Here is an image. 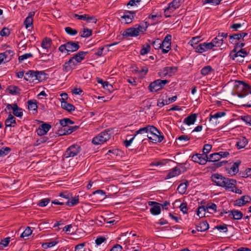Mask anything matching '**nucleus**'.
I'll use <instances>...</instances> for the list:
<instances>
[{"instance_id": "nucleus-3", "label": "nucleus", "mask_w": 251, "mask_h": 251, "mask_svg": "<svg viewBox=\"0 0 251 251\" xmlns=\"http://www.w3.org/2000/svg\"><path fill=\"white\" fill-rule=\"evenodd\" d=\"M149 134L147 135L148 138L153 143L161 142L164 139V136L160 135V132L153 126H151Z\"/></svg>"}, {"instance_id": "nucleus-7", "label": "nucleus", "mask_w": 251, "mask_h": 251, "mask_svg": "<svg viewBox=\"0 0 251 251\" xmlns=\"http://www.w3.org/2000/svg\"><path fill=\"white\" fill-rule=\"evenodd\" d=\"M74 61L75 60L72 57L68 61L66 62L63 66V71L66 73H71L73 70L75 69L78 64L76 63Z\"/></svg>"}, {"instance_id": "nucleus-16", "label": "nucleus", "mask_w": 251, "mask_h": 251, "mask_svg": "<svg viewBox=\"0 0 251 251\" xmlns=\"http://www.w3.org/2000/svg\"><path fill=\"white\" fill-rule=\"evenodd\" d=\"M248 54V52L244 49H241L240 50H236V51L232 52V50L230 52L229 54V56L232 59H235L236 58H238L239 57H245L247 56Z\"/></svg>"}, {"instance_id": "nucleus-9", "label": "nucleus", "mask_w": 251, "mask_h": 251, "mask_svg": "<svg viewBox=\"0 0 251 251\" xmlns=\"http://www.w3.org/2000/svg\"><path fill=\"white\" fill-rule=\"evenodd\" d=\"M177 71V67H166L159 72L158 75L161 77H165L166 75L171 76Z\"/></svg>"}, {"instance_id": "nucleus-50", "label": "nucleus", "mask_w": 251, "mask_h": 251, "mask_svg": "<svg viewBox=\"0 0 251 251\" xmlns=\"http://www.w3.org/2000/svg\"><path fill=\"white\" fill-rule=\"evenodd\" d=\"M203 47L204 52L207 51L209 50H215V49H214V45L212 44L211 42L209 43H203Z\"/></svg>"}, {"instance_id": "nucleus-36", "label": "nucleus", "mask_w": 251, "mask_h": 251, "mask_svg": "<svg viewBox=\"0 0 251 251\" xmlns=\"http://www.w3.org/2000/svg\"><path fill=\"white\" fill-rule=\"evenodd\" d=\"M160 206L161 204L160 203H159V204H156L153 205L150 209L151 213L154 215H157L159 214L161 212Z\"/></svg>"}, {"instance_id": "nucleus-52", "label": "nucleus", "mask_w": 251, "mask_h": 251, "mask_svg": "<svg viewBox=\"0 0 251 251\" xmlns=\"http://www.w3.org/2000/svg\"><path fill=\"white\" fill-rule=\"evenodd\" d=\"M175 10H174L171 6L169 5L168 7L164 10V15L166 17H170V14L172 13Z\"/></svg>"}, {"instance_id": "nucleus-33", "label": "nucleus", "mask_w": 251, "mask_h": 251, "mask_svg": "<svg viewBox=\"0 0 251 251\" xmlns=\"http://www.w3.org/2000/svg\"><path fill=\"white\" fill-rule=\"evenodd\" d=\"M221 36L217 35L211 41L212 44L214 45V47H219L222 46L223 43V40L221 38Z\"/></svg>"}, {"instance_id": "nucleus-43", "label": "nucleus", "mask_w": 251, "mask_h": 251, "mask_svg": "<svg viewBox=\"0 0 251 251\" xmlns=\"http://www.w3.org/2000/svg\"><path fill=\"white\" fill-rule=\"evenodd\" d=\"M60 124L62 127H66V126L73 125L74 122L69 118H64L60 121Z\"/></svg>"}, {"instance_id": "nucleus-49", "label": "nucleus", "mask_w": 251, "mask_h": 251, "mask_svg": "<svg viewBox=\"0 0 251 251\" xmlns=\"http://www.w3.org/2000/svg\"><path fill=\"white\" fill-rule=\"evenodd\" d=\"M151 44L155 50L161 49V41L160 39H157L156 40L152 42Z\"/></svg>"}, {"instance_id": "nucleus-5", "label": "nucleus", "mask_w": 251, "mask_h": 251, "mask_svg": "<svg viewBox=\"0 0 251 251\" xmlns=\"http://www.w3.org/2000/svg\"><path fill=\"white\" fill-rule=\"evenodd\" d=\"M241 163L240 160H237L235 162L230 163L225 167L226 171L232 176L235 175L239 171V166Z\"/></svg>"}, {"instance_id": "nucleus-44", "label": "nucleus", "mask_w": 251, "mask_h": 251, "mask_svg": "<svg viewBox=\"0 0 251 251\" xmlns=\"http://www.w3.org/2000/svg\"><path fill=\"white\" fill-rule=\"evenodd\" d=\"M151 50V46L149 44H146L142 46V48L140 50V54L145 55L148 53Z\"/></svg>"}, {"instance_id": "nucleus-45", "label": "nucleus", "mask_w": 251, "mask_h": 251, "mask_svg": "<svg viewBox=\"0 0 251 251\" xmlns=\"http://www.w3.org/2000/svg\"><path fill=\"white\" fill-rule=\"evenodd\" d=\"M226 115V113L225 112H218L214 114L212 113L210 114L209 120L211 121L212 119H218L219 118H221Z\"/></svg>"}, {"instance_id": "nucleus-38", "label": "nucleus", "mask_w": 251, "mask_h": 251, "mask_svg": "<svg viewBox=\"0 0 251 251\" xmlns=\"http://www.w3.org/2000/svg\"><path fill=\"white\" fill-rule=\"evenodd\" d=\"M184 1V0H174L170 3L169 5L171 6V7L176 10V8H178Z\"/></svg>"}, {"instance_id": "nucleus-57", "label": "nucleus", "mask_w": 251, "mask_h": 251, "mask_svg": "<svg viewBox=\"0 0 251 251\" xmlns=\"http://www.w3.org/2000/svg\"><path fill=\"white\" fill-rule=\"evenodd\" d=\"M233 44H235V45L234 49L232 50V52L236 51L237 49L239 48L241 49L245 45V43L243 42H236V41L235 42V43Z\"/></svg>"}, {"instance_id": "nucleus-40", "label": "nucleus", "mask_w": 251, "mask_h": 251, "mask_svg": "<svg viewBox=\"0 0 251 251\" xmlns=\"http://www.w3.org/2000/svg\"><path fill=\"white\" fill-rule=\"evenodd\" d=\"M9 93L12 95H17L20 94V89L16 86H10L8 88Z\"/></svg>"}, {"instance_id": "nucleus-11", "label": "nucleus", "mask_w": 251, "mask_h": 251, "mask_svg": "<svg viewBox=\"0 0 251 251\" xmlns=\"http://www.w3.org/2000/svg\"><path fill=\"white\" fill-rule=\"evenodd\" d=\"M211 179L215 182L217 186L222 187L225 185V181L226 180L227 177H226L219 174H214L211 176Z\"/></svg>"}, {"instance_id": "nucleus-42", "label": "nucleus", "mask_w": 251, "mask_h": 251, "mask_svg": "<svg viewBox=\"0 0 251 251\" xmlns=\"http://www.w3.org/2000/svg\"><path fill=\"white\" fill-rule=\"evenodd\" d=\"M3 53L5 56L6 62L10 61L14 55V51L10 50H6L5 52H3Z\"/></svg>"}, {"instance_id": "nucleus-28", "label": "nucleus", "mask_w": 251, "mask_h": 251, "mask_svg": "<svg viewBox=\"0 0 251 251\" xmlns=\"http://www.w3.org/2000/svg\"><path fill=\"white\" fill-rule=\"evenodd\" d=\"M206 211L208 212L206 205L200 206L197 209V214L200 218H202L205 216Z\"/></svg>"}, {"instance_id": "nucleus-64", "label": "nucleus", "mask_w": 251, "mask_h": 251, "mask_svg": "<svg viewBox=\"0 0 251 251\" xmlns=\"http://www.w3.org/2000/svg\"><path fill=\"white\" fill-rule=\"evenodd\" d=\"M180 210L184 213H187V204L185 202H182L179 206Z\"/></svg>"}, {"instance_id": "nucleus-35", "label": "nucleus", "mask_w": 251, "mask_h": 251, "mask_svg": "<svg viewBox=\"0 0 251 251\" xmlns=\"http://www.w3.org/2000/svg\"><path fill=\"white\" fill-rule=\"evenodd\" d=\"M221 159V157L219 156L218 152L211 154L209 157L207 159V162H211L215 163Z\"/></svg>"}, {"instance_id": "nucleus-27", "label": "nucleus", "mask_w": 251, "mask_h": 251, "mask_svg": "<svg viewBox=\"0 0 251 251\" xmlns=\"http://www.w3.org/2000/svg\"><path fill=\"white\" fill-rule=\"evenodd\" d=\"M61 106L62 108L70 112L74 111L75 109V107L73 104L66 101H61Z\"/></svg>"}, {"instance_id": "nucleus-32", "label": "nucleus", "mask_w": 251, "mask_h": 251, "mask_svg": "<svg viewBox=\"0 0 251 251\" xmlns=\"http://www.w3.org/2000/svg\"><path fill=\"white\" fill-rule=\"evenodd\" d=\"M28 108L29 110H33L35 113L37 112V105L36 100H29L27 101Z\"/></svg>"}, {"instance_id": "nucleus-10", "label": "nucleus", "mask_w": 251, "mask_h": 251, "mask_svg": "<svg viewBox=\"0 0 251 251\" xmlns=\"http://www.w3.org/2000/svg\"><path fill=\"white\" fill-rule=\"evenodd\" d=\"M208 157L206 154L197 153L192 156V160L196 163L201 165L205 164L207 162Z\"/></svg>"}, {"instance_id": "nucleus-61", "label": "nucleus", "mask_w": 251, "mask_h": 251, "mask_svg": "<svg viewBox=\"0 0 251 251\" xmlns=\"http://www.w3.org/2000/svg\"><path fill=\"white\" fill-rule=\"evenodd\" d=\"M57 243V242L53 241L51 242L45 243L42 245V246L45 249H47L48 248H51V247L55 246Z\"/></svg>"}, {"instance_id": "nucleus-56", "label": "nucleus", "mask_w": 251, "mask_h": 251, "mask_svg": "<svg viewBox=\"0 0 251 251\" xmlns=\"http://www.w3.org/2000/svg\"><path fill=\"white\" fill-rule=\"evenodd\" d=\"M32 56H33V55L31 53H25L22 55L19 56L18 59H19V62H22L24 60L27 59L28 58L32 57Z\"/></svg>"}, {"instance_id": "nucleus-26", "label": "nucleus", "mask_w": 251, "mask_h": 251, "mask_svg": "<svg viewBox=\"0 0 251 251\" xmlns=\"http://www.w3.org/2000/svg\"><path fill=\"white\" fill-rule=\"evenodd\" d=\"M208 228L209 224L206 221L200 223V224L196 226V229L197 231L201 232L205 231Z\"/></svg>"}, {"instance_id": "nucleus-34", "label": "nucleus", "mask_w": 251, "mask_h": 251, "mask_svg": "<svg viewBox=\"0 0 251 251\" xmlns=\"http://www.w3.org/2000/svg\"><path fill=\"white\" fill-rule=\"evenodd\" d=\"M79 202L78 196H75V197H72L71 199H69L66 202V205L69 206H73L76 205Z\"/></svg>"}, {"instance_id": "nucleus-31", "label": "nucleus", "mask_w": 251, "mask_h": 251, "mask_svg": "<svg viewBox=\"0 0 251 251\" xmlns=\"http://www.w3.org/2000/svg\"><path fill=\"white\" fill-rule=\"evenodd\" d=\"M151 129H153L152 128H151V125H148L145 127L141 128L136 131V133L134 135V137H136L137 135L139 134L149 133L150 132Z\"/></svg>"}, {"instance_id": "nucleus-51", "label": "nucleus", "mask_w": 251, "mask_h": 251, "mask_svg": "<svg viewBox=\"0 0 251 251\" xmlns=\"http://www.w3.org/2000/svg\"><path fill=\"white\" fill-rule=\"evenodd\" d=\"M65 30L68 34L70 35H75L77 33V31L76 29L69 26L65 27Z\"/></svg>"}, {"instance_id": "nucleus-24", "label": "nucleus", "mask_w": 251, "mask_h": 251, "mask_svg": "<svg viewBox=\"0 0 251 251\" xmlns=\"http://www.w3.org/2000/svg\"><path fill=\"white\" fill-rule=\"evenodd\" d=\"M238 83L239 87L242 88L243 91L251 95V85L243 81H238Z\"/></svg>"}, {"instance_id": "nucleus-63", "label": "nucleus", "mask_w": 251, "mask_h": 251, "mask_svg": "<svg viewBox=\"0 0 251 251\" xmlns=\"http://www.w3.org/2000/svg\"><path fill=\"white\" fill-rule=\"evenodd\" d=\"M10 34V32L8 28L3 27L0 31V35L1 36H8Z\"/></svg>"}, {"instance_id": "nucleus-4", "label": "nucleus", "mask_w": 251, "mask_h": 251, "mask_svg": "<svg viewBox=\"0 0 251 251\" xmlns=\"http://www.w3.org/2000/svg\"><path fill=\"white\" fill-rule=\"evenodd\" d=\"M168 82L169 81L167 79L161 80L158 79L155 80L150 83L149 86V89L151 92H157L162 89Z\"/></svg>"}, {"instance_id": "nucleus-13", "label": "nucleus", "mask_w": 251, "mask_h": 251, "mask_svg": "<svg viewBox=\"0 0 251 251\" xmlns=\"http://www.w3.org/2000/svg\"><path fill=\"white\" fill-rule=\"evenodd\" d=\"M227 180L225 181V185L222 187L225 188L226 190L233 191V188H235L237 185V181L235 179L226 178Z\"/></svg>"}, {"instance_id": "nucleus-60", "label": "nucleus", "mask_w": 251, "mask_h": 251, "mask_svg": "<svg viewBox=\"0 0 251 251\" xmlns=\"http://www.w3.org/2000/svg\"><path fill=\"white\" fill-rule=\"evenodd\" d=\"M93 194H99L101 196V200H104L106 197L105 193L101 190H98L93 192Z\"/></svg>"}, {"instance_id": "nucleus-41", "label": "nucleus", "mask_w": 251, "mask_h": 251, "mask_svg": "<svg viewBox=\"0 0 251 251\" xmlns=\"http://www.w3.org/2000/svg\"><path fill=\"white\" fill-rule=\"evenodd\" d=\"M230 42L231 44H234L235 42H236V40H240L242 39V35H240V33H235L232 35H230L229 36Z\"/></svg>"}, {"instance_id": "nucleus-12", "label": "nucleus", "mask_w": 251, "mask_h": 251, "mask_svg": "<svg viewBox=\"0 0 251 251\" xmlns=\"http://www.w3.org/2000/svg\"><path fill=\"white\" fill-rule=\"evenodd\" d=\"M136 13V11H126L125 14L121 16V19L124 20L126 24H130L132 22Z\"/></svg>"}, {"instance_id": "nucleus-47", "label": "nucleus", "mask_w": 251, "mask_h": 251, "mask_svg": "<svg viewBox=\"0 0 251 251\" xmlns=\"http://www.w3.org/2000/svg\"><path fill=\"white\" fill-rule=\"evenodd\" d=\"M32 230L31 229L30 227L29 226H27L25 230L24 231V232L21 234L20 237L21 238H24L29 236L32 233Z\"/></svg>"}, {"instance_id": "nucleus-15", "label": "nucleus", "mask_w": 251, "mask_h": 251, "mask_svg": "<svg viewBox=\"0 0 251 251\" xmlns=\"http://www.w3.org/2000/svg\"><path fill=\"white\" fill-rule=\"evenodd\" d=\"M251 201V198L248 195L242 196L240 199L235 200L234 201V205L235 206H241L249 203Z\"/></svg>"}, {"instance_id": "nucleus-48", "label": "nucleus", "mask_w": 251, "mask_h": 251, "mask_svg": "<svg viewBox=\"0 0 251 251\" xmlns=\"http://www.w3.org/2000/svg\"><path fill=\"white\" fill-rule=\"evenodd\" d=\"M9 147H3L0 150V156H4L7 155L11 151Z\"/></svg>"}, {"instance_id": "nucleus-25", "label": "nucleus", "mask_w": 251, "mask_h": 251, "mask_svg": "<svg viewBox=\"0 0 251 251\" xmlns=\"http://www.w3.org/2000/svg\"><path fill=\"white\" fill-rule=\"evenodd\" d=\"M35 15V12L31 11L28 14V16L26 18L24 21V24L25 25V26L26 28L29 27L30 26H31L32 25L33 23V18L32 17Z\"/></svg>"}, {"instance_id": "nucleus-21", "label": "nucleus", "mask_w": 251, "mask_h": 251, "mask_svg": "<svg viewBox=\"0 0 251 251\" xmlns=\"http://www.w3.org/2000/svg\"><path fill=\"white\" fill-rule=\"evenodd\" d=\"M16 124V118L10 113L8 118L5 121V125L6 127H14Z\"/></svg>"}, {"instance_id": "nucleus-53", "label": "nucleus", "mask_w": 251, "mask_h": 251, "mask_svg": "<svg viewBox=\"0 0 251 251\" xmlns=\"http://www.w3.org/2000/svg\"><path fill=\"white\" fill-rule=\"evenodd\" d=\"M194 48L196 50V52H197L201 53L204 52L203 43L194 46Z\"/></svg>"}, {"instance_id": "nucleus-29", "label": "nucleus", "mask_w": 251, "mask_h": 251, "mask_svg": "<svg viewBox=\"0 0 251 251\" xmlns=\"http://www.w3.org/2000/svg\"><path fill=\"white\" fill-rule=\"evenodd\" d=\"M248 140L245 137H242L236 143V146L238 149H243L247 145Z\"/></svg>"}, {"instance_id": "nucleus-58", "label": "nucleus", "mask_w": 251, "mask_h": 251, "mask_svg": "<svg viewBox=\"0 0 251 251\" xmlns=\"http://www.w3.org/2000/svg\"><path fill=\"white\" fill-rule=\"evenodd\" d=\"M106 239L103 236H100L98 237L95 240V243L97 246L100 245L103 243H106Z\"/></svg>"}, {"instance_id": "nucleus-17", "label": "nucleus", "mask_w": 251, "mask_h": 251, "mask_svg": "<svg viewBox=\"0 0 251 251\" xmlns=\"http://www.w3.org/2000/svg\"><path fill=\"white\" fill-rule=\"evenodd\" d=\"M139 35L138 30H137L136 27L128 28L122 33V35L126 37H136Z\"/></svg>"}, {"instance_id": "nucleus-1", "label": "nucleus", "mask_w": 251, "mask_h": 251, "mask_svg": "<svg viewBox=\"0 0 251 251\" xmlns=\"http://www.w3.org/2000/svg\"><path fill=\"white\" fill-rule=\"evenodd\" d=\"M41 75H42V72L30 70L25 73L24 78L30 82L36 81L37 83L41 81Z\"/></svg>"}, {"instance_id": "nucleus-23", "label": "nucleus", "mask_w": 251, "mask_h": 251, "mask_svg": "<svg viewBox=\"0 0 251 251\" xmlns=\"http://www.w3.org/2000/svg\"><path fill=\"white\" fill-rule=\"evenodd\" d=\"M229 216H232L233 219L235 220H240L243 216L242 212L238 210H232L228 211Z\"/></svg>"}, {"instance_id": "nucleus-8", "label": "nucleus", "mask_w": 251, "mask_h": 251, "mask_svg": "<svg viewBox=\"0 0 251 251\" xmlns=\"http://www.w3.org/2000/svg\"><path fill=\"white\" fill-rule=\"evenodd\" d=\"M238 97L243 98L244 104L242 105L244 107H251V95L249 93L242 91L238 94Z\"/></svg>"}, {"instance_id": "nucleus-2", "label": "nucleus", "mask_w": 251, "mask_h": 251, "mask_svg": "<svg viewBox=\"0 0 251 251\" xmlns=\"http://www.w3.org/2000/svg\"><path fill=\"white\" fill-rule=\"evenodd\" d=\"M109 131L104 130L95 136L92 140V143L94 145L102 144L111 138V135Z\"/></svg>"}, {"instance_id": "nucleus-14", "label": "nucleus", "mask_w": 251, "mask_h": 251, "mask_svg": "<svg viewBox=\"0 0 251 251\" xmlns=\"http://www.w3.org/2000/svg\"><path fill=\"white\" fill-rule=\"evenodd\" d=\"M51 127V125L49 124L44 123L39 126L36 130V132L39 136L44 135L49 131Z\"/></svg>"}, {"instance_id": "nucleus-37", "label": "nucleus", "mask_w": 251, "mask_h": 251, "mask_svg": "<svg viewBox=\"0 0 251 251\" xmlns=\"http://www.w3.org/2000/svg\"><path fill=\"white\" fill-rule=\"evenodd\" d=\"M213 71H214V70L212 69V67L208 65L202 68L201 71V73L202 75L205 76L210 74Z\"/></svg>"}, {"instance_id": "nucleus-22", "label": "nucleus", "mask_w": 251, "mask_h": 251, "mask_svg": "<svg viewBox=\"0 0 251 251\" xmlns=\"http://www.w3.org/2000/svg\"><path fill=\"white\" fill-rule=\"evenodd\" d=\"M197 116V114H192L184 119L183 123L188 126L193 125L196 122Z\"/></svg>"}, {"instance_id": "nucleus-39", "label": "nucleus", "mask_w": 251, "mask_h": 251, "mask_svg": "<svg viewBox=\"0 0 251 251\" xmlns=\"http://www.w3.org/2000/svg\"><path fill=\"white\" fill-rule=\"evenodd\" d=\"M51 44V40L50 38H46L43 40L41 43V46L44 49H48L50 47Z\"/></svg>"}, {"instance_id": "nucleus-59", "label": "nucleus", "mask_w": 251, "mask_h": 251, "mask_svg": "<svg viewBox=\"0 0 251 251\" xmlns=\"http://www.w3.org/2000/svg\"><path fill=\"white\" fill-rule=\"evenodd\" d=\"M212 145L210 144H205L202 149L203 154H206L211 151Z\"/></svg>"}, {"instance_id": "nucleus-30", "label": "nucleus", "mask_w": 251, "mask_h": 251, "mask_svg": "<svg viewBox=\"0 0 251 251\" xmlns=\"http://www.w3.org/2000/svg\"><path fill=\"white\" fill-rule=\"evenodd\" d=\"M188 184L189 182L187 180L184 183H180L177 188L178 193L180 194H184L187 190V187Z\"/></svg>"}, {"instance_id": "nucleus-19", "label": "nucleus", "mask_w": 251, "mask_h": 251, "mask_svg": "<svg viewBox=\"0 0 251 251\" xmlns=\"http://www.w3.org/2000/svg\"><path fill=\"white\" fill-rule=\"evenodd\" d=\"M181 174V171L180 170V168L177 166L174 168L171 169L169 173L167 174L166 176L165 177V179H169L177 176H179Z\"/></svg>"}, {"instance_id": "nucleus-6", "label": "nucleus", "mask_w": 251, "mask_h": 251, "mask_svg": "<svg viewBox=\"0 0 251 251\" xmlns=\"http://www.w3.org/2000/svg\"><path fill=\"white\" fill-rule=\"evenodd\" d=\"M80 151V147L78 145H73L69 147L65 152L64 156L66 158L74 157Z\"/></svg>"}, {"instance_id": "nucleus-62", "label": "nucleus", "mask_w": 251, "mask_h": 251, "mask_svg": "<svg viewBox=\"0 0 251 251\" xmlns=\"http://www.w3.org/2000/svg\"><path fill=\"white\" fill-rule=\"evenodd\" d=\"M241 120L245 122L247 124L251 126V116L247 115L241 116Z\"/></svg>"}, {"instance_id": "nucleus-55", "label": "nucleus", "mask_w": 251, "mask_h": 251, "mask_svg": "<svg viewBox=\"0 0 251 251\" xmlns=\"http://www.w3.org/2000/svg\"><path fill=\"white\" fill-rule=\"evenodd\" d=\"M222 0H204L202 1L203 4L206 3H212L214 5L219 4Z\"/></svg>"}, {"instance_id": "nucleus-18", "label": "nucleus", "mask_w": 251, "mask_h": 251, "mask_svg": "<svg viewBox=\"0 0 251 251\" xmlns=\"http://www.w3.org/2000/svg\"><path fill=\"white\" fill-rule=\"evenodd\" d=\"M88 53L87 51H79L72 56L75 62L78 64L85 58V55Z\"/></svg>"}, {"instance_id": "nucleus-20", "label": "nucleus", "mask_w": 251, "mask_h": 251, "mask_svg": "<svg viewBox=\"0 0 251 251\" xmlns=\"http://www.w3.org/2000/svg\"><path fill=\"white\" fill-rule=\"evenodd\" d=\"M67 52H74L77 51L80 48L78 42L69 41L67 42Z\"/></svg>"}, {"instance_id": "nucleus-54", "label": "nucleus", "mask_w": 251, "mask_h": 251, "mask_svg": "<svg viewBox=\"0 0 251 251\" xmlns=\"http://www.w3.org/2000/svg\"><path fill=\"white\" fill-rule=\"evenodd\" d=\"M50 201V199L49 198L43 199L39 201L38 205L41 207H44L46 206Z\"/></svg>"}, {"instance_id": "nucleus-46", "label": "nucleus", "mask_w": 251, "mask_h": 251, "mask_svg": "<svg viewBox=\"0 0 251 251\" xmlns=\"http://www.w3.org/2000/svg\"><path fill=\"white\" fill-rule=\"evenodd\" d=\"M92 30L87 28H84L83 33L80 35L82 37L87 38L92 35Z\"/></svg>"}]
</instances>
